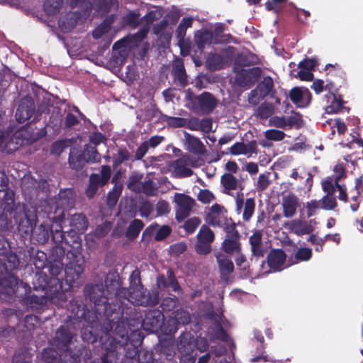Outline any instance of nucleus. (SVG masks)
<instances>
[{"instance_id":"52","label":"nucleus","mask_w":363,"mask_h":363,"mask_svg":"<svg viewBox=\"0 0 363 363\" xmlns=\"http://www.w3.org/2000/svg\"><path fill=\"white\" fill-rule=\"evenodd\" d=\"M193 19L191 18H184L179 23L177 33L179 38L184 37L186 33L187 28L191 27L192 25Z\"/></svg>"},{"instance_id":"60","label":"nucleus","mask_w":363,"mask_h":363,"mask_svg":"<svg viewBox=\"0 0 363 363\" xmlns=\"http://www.w3.org/2000/svg\"><path fill=\"white\" fill-rule=\"evenodd\" d=\"M224 228L226 232V238H240V235L238 230L235 228V223L230 222H225V225H224Z\"/></svg>"},{"instance_id":"2","label":"nucleus","mask_w":363,"mask_h":363,"mask_svg":"<svg viewBox=\"0 0 363 363\" xmlns=\"http://www.w3.org/2000/svg\"><path fill=\"white\" fill-rule=\"evenodd\" d=\"M48 285V276L40 273L36 275L33 283V291L24 298L25 303L31 308L38 309L52 301L59 293V281L57 279Z\"/></svg>"},{"instance_id":"3","label":"nucleus","mask_w":363,"mask_h":363,"mask_svg":"<svg viewBox=\"0 0 363 363\" xmlns=\"http://www.w3.org/2000/svg\"><path fill=\"white\" fill-rule=\"evenodd\" d=\"M37 138L30 135L28 130L16 131L13 135L7 131L0 130V148L7 153L13 152L20 146L33 143Z\"/></svg>"},{"instance_id":"15","label":"nucleus","mask_w":363,"mask_h":363,"mask_svg":"<svg viewBox=\"0 0 363 363\" xmlns=\"http://www.w3.org/2000/svg\"><path fill=\"white\" fill-rule=\"evenodd\" d=\"M19 284H22L16 277L6 274L0 277V298H4L2 296H11L15 294Z\"/></svg>"},{"instance_id":"42","label":"nucleus","mask_w":363,"mask_h":363,"mask_svg":"<svg viewBox=\"0 0 363 363\" xmlns=\"http://www.w3.org/2000/svg\"><path fill=\"white\" fill-rule=\"evenodd\" d=\"M52 221L59 223V225L55 230L50 228V234H52V240L55 242L60 243L64 240V233L62 232V227L60 223V217H54Z\"/></svg>"},{"instance_id":"34","label":"nucleus","mask_w":363,"mask_h":363,"mask_svg":"<svg viewBox=\"0 0 363 363\" xmlns=\"http://www.w3.org/2000/svg\"><path fill=\"white\" fill-rule=\"evenodd\" d=\"M33 234L38 242L45 243L50 238V228L42 223L34 230Z\"/></svg>"},{"instance_id":"38","label":"nucleus","mask_w":363,"mask_h":363,"mask_svg":"<svg viewBox=\"0 0 363 363\" xmlns=\"http://www.w3.org/2000/svg\"><path fill=\"white\" fill-rule=\"evenodd\" d=\"M225 62V59L218 54H210L207 58L208 67L213 69L222 68Z\"/></svg>"},{"instance_id":"36","label":"nucleus","mask_w":363,"mask_h":363,"mask_svg":"<svg viewBox=\"0 0 363 363\" xmlns=\"http://www.w3.org/2000/svg\"><path fill=\"white\" fill-rule=\"evenodd\" d=\"M63 269V265L60 262H56L53 264H51L49 267V272L50 275L52 276L51 278L48 277V285L51 284V281L54 279H57L59 281V291L61 289V284H60V279L58 277V276L61 274Z\"/></svg>"},{"instance_id":"8","label":"nucleus","mask_w":363,"mask_h":363,"mask_svg":"<svg viewBox=\"0 0 363 363\" xmlns=\"http://www.w3.org/2000/svg\"><path fill=\"white\" fill-rule=\"evenodd\" d=\"M84 294L94 303L97 312L106 309L108 298L104 294V288L102 284L86 285L84 288Z\"/></svg>"},{"instance_id":"9","label":"nucleus","mask_w":363,"mask_h":363,"mask_svg":"<svg viewBox=\"0 0 363 363\" xmlns=\"http://www.w3.org/2000/svg\"><path fill=\"white\" fill-rule=\"evenodd\" d=\"M65 279L71 286H78L84 279L83 262H70L65 268Z\"/></svg>"},{"instance_id":"59","label":"nucleus","mask_w":363,"mask_h":363,"mask_svg":"<svg viewBox=\"0 0 363 363\" xmlns=\"http://www.w3.org/2000/svg\"><path fill=\"white\" fill-rule=\"evenodd\" d=\"M110 30V25L106 23H104L101 24L99 26H98L92 33V35L94 38L99 39L103 35L108 33Z\"/></svg>"},{"instance_id":"6","label":"nucleus","mask_w":363,"mask_h":363,"mask_svg":"<svg viewBox=\"0 0 363 363\" xmlns=\"http://www.w3.org/2000/svg\"><path fill=\"white\" fill-rule=\"evenodd\" d=\"M173 201L175 203V218L179 222L189 216L193 208L196 206L194 199L182 193L174 194Z\"/></svg>"},{"instance_id":"51","label":"nucleus","mask_w":363,"mask_h":363,"mask_svg":"<svg viewBox=\"0 0 363 363\" xmlns=\"http://www.w3.org/2000/svg\"><path fill=\"white\" fill-rule=\"evenodd\" d=\"M312 250L310 248H300L295 254V258L299 261H308L311 258Z\"/></svg>"},{"instance_id":"39","label":"nucleus","mask_w":363,"mask_h":363,"mask_svg":"<svg viewBox=\"0 0 363 363\" xmlns=\"http://www.w3.org/2000/svg\"><path fill=\"white\" fill-rule=\"evenodd\" d=\"M213 35L211 32L205 30L196 35V42L199 49H203L206 45L211 43Z\"/></svg>"},{"instance_id":"50","label":"nucleus","mask_w":363,"mask_h":363,"mask_svg":"<svg viewBox=\"0 0 363 363\" xmlns=\"http://www.w3.org/2000/svg\"><path fill=\"white\" fill-rule=\"evenodd\" d=\"M140 15L135 12H129L125 17L124 21L133 28L137 27L140 23Z\"/></svg>"},{"instance_id":"14","label":"nucleus","mask_w":363,"mask_h":363,"mask_svg":"<svg viewBox=\"0 0 363 363\" xmlns=\"http://www.w3.org/2000/svg\"><path fill=\"white\" fill-rule=\"evenodd\" d=\"M164 320L163 314L158 310L149 311L143 320V328L150 332H156L161 328Z\"/></svg>"},{"instance_id":"49","label":"nucleus","mask_w":363,"mask_h":363,"mask_svg":"<svg viewBox=\"0 0 363 363\" xmlns=\"http://www.w3.org/2000/svg\"><path fill=\"white\" fill-rule=\"evenodd\" d=\"M200 223L201 220L199 218L193 217L185 222L184 228L188 233H192L199 225Z\"/></svg>"},{"instance_id":"55","label":"nucleus","mask_w":363,"mask_h":363,"mask_svg":"<svg viewBox=\"0 0 363 363\" xmlns=\"http://www.w3.org/2000/svg\"><path fill=\"white\" fill-rule=\"evenodd\" d=\"M172 230L168 225H162L157 230L155 233V239L156 240H162L169 235Z\"/></svg>"},{"instance_id":"1","label":"nucleus","mask_w":363,"mask_h":363,"mask_svg":"<svg viewBox=\"0 0 363 363\" xmlns=\"http://www.w3.org/2000/svg\"><path fill=\"white\" fill-rule=\"evenodd\" d=\"M116 278L117 276L114 274L106 277L105 284L108 292L116 290V296L124 297L135 305L146 306L149 304L150 302V294L141 285L140 272L138 269L133 271L130 274L128 293L125 289H118L119 283Z\"/></svg>"},{"instance_id":"54","label":"nucleus","mask_w":363,"mask_h":363,"mask_svg":"<svg viewBox=\"0 0 363 363\" xmlns=\"http://www.w3.org/2000/svg\"><path fill=\"white\" fill-rule=\"evenodd\" d=\"M321 208L327 210L333 209L336 206L335 199L332 195H327L320 201Z\"/></svg>"},{"instance_id":"40","label":"nucleus","mask_w":363,"mask_h":363,"mask_svg":"<svg viewBox=\"0 0 363 363\" xmlns=\"http://www.w3.org/2000/svg\"><path fill=\"white\" fill-rule=\"evenodd\" d=\"M122 185L116 184L113 189L108 194L107 197V204L108 206L113 207L121 194Z\"/></svg>"},{"instance_id":"47","label":"nucleus","mask_w":363,"mask_h":363,"mask_svg":"<svg viewBox=\"0 0 363 363\" xmlns=\"http://www.w3.org/2000/svg\"><path fill=\"white\" fill-rule=\"evenodd\" d=\"M187 249L186 244L181 242L175 243L170 246L169 252L171 255L174 257H179L180 255L184 253Z\"/></svg>"},{"instance_id":"10","label":"nucleus","mask_w":363,"mask_h":363,"mask_svg":"<svg viewBox=\"0 0 363 363\" xmlns=\"http://www.w3.org/2000/svg\"><path fill=\"white\" fill-rule=\"evenodd\" d=\"M281 204L283 216L287 218H293L296 214L297 210L300 207L298 197L292 192L282 194Z\"/></svg>"},{"instance_id":"35","label":"nucleus","mask_w":363,"mask_h":363,"mask_svg":"<svg viewBox=\"0 0 363 363\" xmlns=\"http://www.w3.org/2000/svg\"><path fill=\"white\" fill-rule=\"evenodd\" d=\"M143 226L144 224L142 220L139 219H135L129 225L126 231V236L129 239L135 238L140 233V230L143 229Z\"/></svg>"},{"instance_id":"26","label":"nucleus","mask_w":363,"mask_h":363,"mask_svg":"<svg viewBox=\"0 0 363 363\" xmlns=\"http://www.w3.org/2000/svg\"><path fill=\"white\" fill-rule=\"evenodd\" d=\"M198 102L201 109L206 113L211 112L217 104L214 96L208 92H204L200 95L198 99Z\"/></svg>"},{"instance_id":"29","label":"nucleus","mask_w":363,"mask_h":363,"mask_svg":"<svg viewBox=\"0 0 363 363\" xmlns=\"http://www.w3.org/2000/svg\"><path fill=\"white\" fill-rule=\"evenodd\" d=\"M74 194L70 189H65L60 191L58 194V200L57 202V208H71L74 204Z\"/></svg>"},{"instance_id":"41","label":"nucleus","mask_w":363,"mask_h":363,"mask_svg":"<svg viewBox=\"0 0 363 363\" xmlns=\"http://www.w3.org/2000/svg\"><path fill=\"white\" fill-rule=\"evenodd\" d=\"M255 208V202L254 199H247L244 204V211L242 218L244 220L249 221L252 218Z\"/></svg>"},{"instance_id":"22","label":"nucleus","mask_w":363,"mask_h":363,"mask_svg":"<svg viewBox=\"0 0 363 363\" xmlns=\"http://www.w3.org/2000/svg\"><path fill=\"white\" fill-rule=\"evenodd\" d=\"M72 339V335L66 328L61 327L56 332L55 337L53 340V345L58 349L67 351L68 345Z\"/></svg>"},{"instance_id":"18","label":"nucleus","mask_w":363,"mask_h":363,"mask_svg":"<svg viewBox=\"0 0 363 363\" xmlns=\"http://www.w3.org/2000/svg\"><path fill=\"white\" fill-rule=\"evenodd\" d=\"M286 259V253L281 249L272 250L267 255L268 266L274 272L280 271L284 268Z\"/></svg>"},{"instance_id":"32","label":"nucleus","mask_w":363,"mask_h":363,"mask_svg":"<svg viewBox=\"0 0 363 363\" xmlns=\"http://www.w3.org/2000/svg\"><path fill=\"white\" fill-rule=\"evenodd\" d=\"M261 96L265 97L267 95L273 94L274 92V82L270 77H266L263 80L259 83L256 88Z\"/></svg>"},{"instance_id":"27","label":"nucleus","mask_w":363,"mask_h":363,"mask_svg":"<svg viewBox=\"0 0 363 363\" xmlns=\"http://www.w3.org/2000/svg\"><path fill=\"white\" fill-rule=\"evenodd\" d=\"M70 226L73 231L83 233L87 229L88 220L83 214L75 213L70 218Z\"/></svg>"},{"instance_id":"45","label":"nucleus","mask_w":363,"mask_h":363,"mask_svg":"<svg viewBox=\"0 0 363 363\" xmlns=\"http://www.w3.org/2000/svg\"><path fill=\"white\" fill-rule=\"evenodd\" d=\"M269 173L260 174L258 177L257 182V190L259 192H263L265 191L271 184V180L269 179Z\"/></svg>"},{"instance_id":"62","label":"nucleus","mask_w":363,"mask_h":363,"mask_svg":"<svg viewBox=\"0 0 363 363\" xmlns=\"http://www.w3.org/2000/svg\"><path fill=\"white\" fill-rule=\"evenodd\" d=\"M162 16V13L160 10H152L149 11L145 16V20L146 21L147 24H150L153 23L155 21L158 20Z\"/></svg>"},{"instance_id":"57","label":"nucleus","mask_w":363,"mask_h":363,"mask_svg":"<svg viewBox=\"0 0 363 363\" xmlns=\"http://www.w3.org/2000/svg\"><path fill=\"white\" fill-rule=\"evenodd\" d=\"M67 146V142L66 140L56 141L51 147V153L55 155H60Z\"/></svg>"},{"instance_id":"20","label":"nucleus","mask_w":363,"mask_h":363,"mask_svg":"<svg viewBox=\"0 0 363 363\" xmlns=\"http://www.w3.org/2000/svg\"><path fill=\"white\" fill-rule=\"evenodd\" d=\"M220 184L225 194H230L231 191L238 189L242 191L244 188L242 181L232 174H223L220 177Z\"/></svg>"},{"instance_id":"44","label":"nucleus","mask_w":363,"mask_h":363,"mask_svg":"<svg viewBox=\"0 0 363 363\" xmlns=\"http://www.w3.org/2000/svg\"><path fill=\"white\" fill-rule=\"evenodd\" d=\"M264 135L267 140L278 142L284 140L286 134L281 130L269 129L264 133Z\"/></svg>"},{"instance_id":"11","label":"nucleus","mask_w":363,"mask_h":363,"mask_svg":"<svg viewBox=\"0 0 363 363\" xmlns=\"http://www.w3.org/2000/svg\"><path fill=\"white\" fill-rule=\"evenodd\" d=\"M184 145L185 150L190 153L199 156H204L207 153V150L203 143L187 132H184Z\"/></svg>"},{"instance_id":"30","label":"nucleus","mask_w":363,"mask_h":363,"mask_svg":"<svg viewBox=\"0 0 363 363\" xmlns=\"http://www.w3.org/2000/svg\"><path fill=\"white\" fill-rule=\"evenodd\" d=\"M193 337L191 334H182L179 338L178 349L184 355H189L193 351Z\"/></svg>"},{"instance_id":"61","label":"nucleus","mask_w":363,"mask_h":363,"mask_svg":"<svg viewBox=\"0 0 363 363\" xmlns=\"http://www.w3.org/2000/svg\"><path fill=\"white\" fill-rule=\"evenodd\" d=\"M174 321L178 324L185 325L189 323L190 317L186 311H177L174 315Z\"/></svg>"},{"instance_id":"13","label":"nucleus","mask_w":363,"mask_h":363,"mask_svg":"<svg viewBox=\"0 0 363 363\" xmlns=\"http://www.w3.org/2000/svg\"><path fill=\"white\" fill-rule=\"evenodd\" d=\"M226 210L218 204L213 205L206 215V221L213 227H223L227 221Z\"/></svg>"},{"instance_id":"19","label":"nucleus","mask_w":363,"mask_h":363,"mask_svg":"<svg viewBox=\"0 0 363 363\" xmlns=\"http://www.w3.org/2000/svg\"><path fill=\"white\" fill-rule=\"evenodd\" d=\"M35 110L33 100L28 97L21 101V103L16 110V118L19 123H23L29 119Z\"/></svg>"},{"instance_id":"24","label":"nucleus","mask_w":363,"mask_h":363,"mask_svg":"<svg viewBox=\"0 0 363 363\" xmlns=\"http://www.w3.org/2000/svg\"><path fill=\"white\" fill-rule=\"evenodd\" d=\"M23 218H21L18 222V228L20 231L24 233H28L33 229L35 225L37 217L35 215L30 213L29 211L23 209Z\"/></svg>"},{"instance_id":"53","label":"nucleus","mask_w":363,"mask_h":363,"mask_svg":"<svg viewBox=\"0 0 363 363\" xmlns=\"http://www.w3.org/2000/svg\"><path fill=\"white\" fill-rule=\"evenodd\" d=\"M143 192L148 196L155 195L157 192V188L155 187V184L152 180L149 179L143 184Z\"/></svg>"},{"instance_id":"5","label":"nucleus","mask_w":363,"mask_h":363,"mask_svg":"<svg viewBox=\"0 0 363 363\" xmlns=\"http://www.w3.org/2000/svg\"><path fill=\"white\" fill-rule=\"evenodd\" d=\"M100 160L101 155L96 147L89 145H86L84 151L72 148L69 157V166L75 170L82 169L87 162H99Z\"/></svg>"},{"instance_id":"46","label":"nucleus","mask_w":363,"mask_h":363,"mask_svg":"<svg viewBox=\"0 0 363 363\" xmlns=\"http://www.w3.org/2000/svg\"><path fill=\"white\" fill-rule=\"evenodd\" d=\"M197 199L203 203H209L215 199V196L209 190L201 189L198 194Z\"/></svg>"},{"instance_id":"56","label":"nucleus","mask_w":363,"mask_h":363,"mask_svg":"<svg viewBox=\"0 0 363 363\" xmlns=\"http://www.w3.org/2000/svg\"><path fill=\"white\" fill-rule=\"evenodd\" d=\"M129 153L127 150H121L118 151L116 157H115L113 163V166L114 168H116L118 165H120L123 162L128 160L129 159Z\"/></svg>"},{"instance_id":"4","label":"nucleus","mask_w":363,"mask_h":363,"mask_svg":"<svg viewBox=\"0 0 363 363\" xmlns=\"http://www.w3.org/2000/svg\"><path fill=\"white\" fill-rule=\"evenodd\" d=\"M203 164V159L185 154L180 158L172 161L168 167L174 177L184 178L191 177L194 174L191 167L197 168Z\"/></svg>"},{"instance_id":"16","label":"nucleus","mask_w":363,"mask_h":363,"mask_svg":"<svg viewBox=\"0 0 363 363\" xmlns=\"http://www.w3.org/2000/svg\"><path fill=\"white\" fill-rule=\"evenodd\" d=\"M218 265L220 278L226 282L231 281V274L234 272V264L231 259L225 255L218 253L216 255Z\"/></svg>"},{"instance_id":"63","label":"nucleus","mask_w":363,"mask_h":363,"mask_svg":"<svg viewBox=\"0 0 363 363\" xmlns=\"http://www.w3.org/2000/svg\"><path fill=\"white\" fill-rule=\"evenodd\" d=\"M302 123L301 116L298 113H293L289 118H286V125L289 127H300Z\"/></svg>"},{"instance_id":"43","label":"nucleus","mask_w":363,"mask_h":363,"mask_svg":"<svg viewBox=\"0 0 363 363\" xmlns=\"http://www.w3.org/2000/svg\"><path fill=\"white\" fill-rule=\"evenodd\" d=\"M63 0H46L44 4L45 11L50 14L56 13L60 9Z\"/></svg>"},{"instance_id":"33","label":"nucleus","mask_w":363,"mask_h":363,"mask_svg":"<svg viewBox=\"0 0 363 363\" xmlns=\"http://www.w3.org/2000/svg\"><path fill=\"white\" fill-rule=\"evenodd\" d=\"M100 180V175L98 174H92L89 177V184L86 189L87 197L91 199L94 196L99 186H102Z\"/></svg>"},{"instance_id":"58","label":"nucleus","mask_w":363,"mask_h":363,"mask_svg":"<svg viewBox=\"0 0 363 363\" xmlns=\"http://www.w3.org/2000/svg\"><path fill=\"white\" fill-rule=\"evenodd\" d=\"M269 125L279 128H285L286 125V118L274 116L269 121Z\"/></svg>"},{"instance_id":"12","label":"nucleus","mask_w":363,"mask_h":363,"mask_svg":"<svg viewBox=\"0 0 363 363\" xmlns=\"http://www.w3.org/2000/svg\"><path fill=\"white\" fill-rule=\"evenodd\" d=\"M262 69L259 67L242 69L235 79L237 84L242 87L254 84L261 77Z\"/></svg>"},{"instance_id":"31","label":"nucleus","mask_w":363,"mask_h":363,"mask_svg":"<svg viewBox=\"0 0 363 363\" xmlns=\"http://www.w3.org/2000/svg\"><path fill=\"white\" fill-rule=\"evenodd\" d=\"M223 250L230 255L240 253L241 250V244L240 238H225L223 242Z\"/></svg>"},{"instance_id":"21","label":"nucleus","mask_w":363,"mask_h":363,"mask_svg":"<svg viewBox=\"0 0 363 363\" xmlns=\"http://www.w3.org/2000/svg\"><path fill=\"white\" fill-rule=\"evenodd\" d=\"M257 145L255 140L250 141L247 143H236L229 149V152L233 155H245L250 157L252 154L257 153Z\"/></svg>"},{"instance_id":"48","label":"nucleus","mask_w":363,"mask_h":363,"mask_svg":"<svg viewBox=\"0 0 363 363\" xmlns=\"http://www.w3.org/2000/svg\"><path fill=\"white\" fill-rule=\"evenodd\" d=\"M143 177L142 174L134 173L129 177L128 187L132 191H137L139 190V182Z\"/></svg>"},{"instance_id":"23","label":"nucleus","mask_w":363,"mask_h":363,"mask_svg":"<svg viewBox=\"0 0 363 363\" xmlns=\"http://www.w3.org/2000/svg\"><path fill=\"white\" fill-rule=\"evenodd\" d=\"M252 253L257 257L264 256V250L262 245V233L261 231H255L249 239Z\"/></svg>"},{"instance_id":"17","label":"nucleus","mask_w":363,"mask_h":363,"mask_svg":"<svg viewBox=\"0 0 363 363\" xmlns=\"http://www.w3.org/2000/svg\"><path fill=\"white\" fill-rule=\"evenodd\" d=\"M284 227L291 233L296 235H303L310 234L313 232V228L307 221L301 219H293L284 223Z\"/></svg>"},{"instance_id":"25","label":"nucleus","mask_w":363,"mask_h":363,"mask_svg":"<svg viewBox=\"0 0 363 363\" xmlns=\"http://www.w3.org/2000/svg\"><path fill=\"white\" fill-rule=\"evenodd\" d=\"M172 73L180 85L184 86L187 84V77L182 59H176L172 64Z\"/></svg>"},{"instance_id":"7","label":"nucleus","mask_w":363,"mask_h":363,"mask_svg":"<svg viewBox=\"0 0 363 363\" xmlns=\"http://www.w3.org/2000/svg\"><path fill=\"white\" fill-rule=\"evenodd\" d=\"M215 239L214 233L206 225H203L196 236L195 250L199 255H208L211 252V244Z\"/></svg>"},{"instance_id":"64","label":"nucleus","mask_w":363,"mask_h":363,"mask_svg":"<svg viewBox=\"0 0 363 363\" xmlns=\"http://www.w3.org/2000/svg\"><path fill=\"white\" fill-rule=\"evenodd\" d=\"M321 208V204L320 201H311L306 203V210H307V216L308 217H311L315 215L316 211Z\"/></svg>"},{"instance_id":"28","label":"nucleus","mask_w":363,"mask_h":363,"mask_svg":"<svg viewBox=\"0 0 363 363\" xmlns=\"http://www.w3.org/2000/svg\"><path fill=\"white\" fill-rule=\"evenodd\" d=\"M157 285L160 288H169L174 291L179 289V286L171 269L167 270V277H160L157 279Z\"/></svg>"},{"instance_id":"37","label":"nucleus","mask_w":363,"mask_h":363,"mask_svg":"<svg viewBox=\"0 0 363 363\" xmlns=\"http://www.w3.org/2000/svg\"><path fill=\"white\" fill-rule=\"evenodd\" d=\"M274 106L269 103H262L257 108L255 115L261 118H268L274 113Z\"/></svg>"}]
</instances>
